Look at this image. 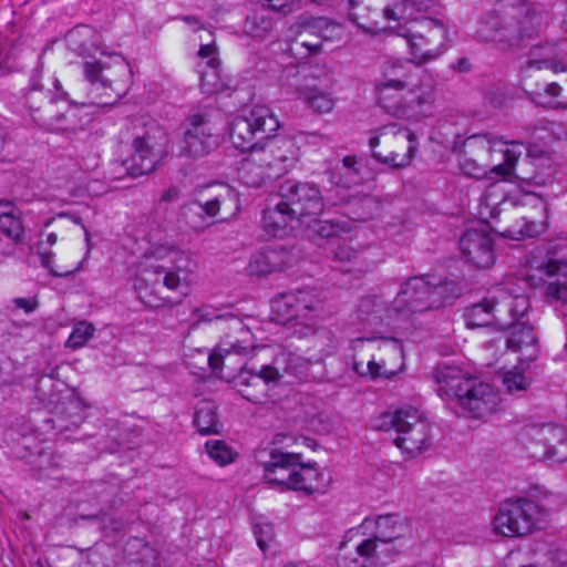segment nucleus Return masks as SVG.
Wrapping results in <instances>:
<instances>
[{"instance_id": "obj_9", "label": "nucleus", "mask_w": 567, "mask_h": 567, "mask_svg": "<svg viewBox=\"0 0 567 567\" xmlns=\"http://www.w3.org/2000/svg\"><path fill=\"white\" fill-rule=\"evenodd\" d=\"M540 27V16L535 10L526 9L517 16L489 17L480 22L475 32L477 40L495 43L502 50L519 45L524 39L533 38Z\"/></svg>"}, {"instance_id": "obj_22", "label": "nucleus", "mask_w": 567, "mask_h": 567, "mask_svg": "<svg viewBox=\"0 0 567 567\" xmlns=\"http://www.w3.org/2000/svg\"><path fill=\"white\" fill-rule=\"evenodd\" d=\"M287 158L275 157L272 150L251 152L238 168V178L247 187L260 188L268 181L278 178L287 172Z\"/></svg>"}, {"instance_id": "obj_57", "label": "nucleus", "mask_w": 567, "mask_h": 567, "mask_svg": "<svg viewBox=\"0 0 567 567\" xmlns=\"http://www.w3.org/2000/svg\"><path fill=\"white\" fill-rule=\"evenodd\" d=\"M271 10L287 14L291 11V6L296 0H266Z\"/></svg>"}, {"instance_id": "obj_62", "label": "nucleus", "mask_w": 567, "mask_h": 567, "mask_svg": "<svg viewBox=\"0 0 567 567\" xmlns=\"http://www.w3.org/2000/svg\"><path fill=\"white\" fill-rule=\"evenodd\" d=\"M334 107V100L329 95L321 93V113L330 112Z\"/></svg>"}, {"instance_id": "obj_48", "label": "nucleus", "mask_w": 567, "mask_h": 567, "mask_svg": "<svg viewBox=\"0 0 567 567\" xmlns=\"http://www.w3.org/2000/svg\"><path fill=\"white\" fill-rule=\"evenodd\" d=\"M272 313L277 315L279 320L286 321L295 318L296 303L293 292H284L278 295L271 300L270 303Z\"/></svg>"}, {"instance_id": "obj_40", "label": "nucleus", "mask_w": 567, "mask_h": 567, "mask_svg": "<svg viewBox=\"0 0 567 567\" xmlns=\"http://www.w3.org/2000/svg\"><path fill=\"white\" fill-rule=\"evenodd\" d=\"M51 221H47L45 227L50 225ZM58 236L54 231H48L47 228L40 231V239L37 244V255L39 256L40 264L42 267L50 270L51 275L54 277H66L73 272V270H68L64 272L58 271L53 268V256L54 254L51 250V247L56 244Z\"/></svg>"}, {"instance_id": "obj_5", "label": "nucleus", "mask_w": 567, "mask_h": 567, "mask_svg": "<svg viewBox=\"0 0 567 567\" xmlns=\"http://www.w3.org/2000/svg\"><path fill=\"white\" fill-rule=\"evenodd\" d=\"M240 197L236 188L228 184H219L185 203L179 209V218L195 233H203L217 221H226L238 215Z\"/></svg>"}, {"instance_id": "obj_60", "label": "nucleus", "mask_w": 567, "mask_h": 567, "mask_svg": "<svg viewBox=\"0 0 567 567\" xmlns=\"http://www.w3.org/2000/svg\"><path fill=\"white\" fill-rule=\"evenodd\" d=\"M198 56L202 59H218L216 56V45L214 43L202 44L198 50Z\"/></svg>"}, {"instance_id": "obj_21", "label": "nucleus", "mask_w": 567, "mask_h": 567, "mask_svg": "<svg viewBox=\"0 0 567 567\" xmlns=\"http://www.w3.org/2000/svg\"><path fill=\"white\" fill-rule=\"evenodd\" d=\"M221 331L224 333L218 346L208 357V362L215 373H219L220 378L226 379L230 375H224L223 371L229 357L231 354L246 355L255 346L250 329L236 315L228 318V322Z\"/></svg>"}, {"instance_id": "obj_19", "label": "nucleus", "mask_w": 567, "mask_h": 567, "mask_svg": "<svg viewBox=\"0 0 567 567\" xmlns=\"http://www.w3.org/2000/svg\"><path fill=\"white\" fill-rule=\"evenodd\" d=\"M399 0H350L349 18L367 32H375L386 27L395 29L402 22L404 10Z\"/></svg>"}, {"instance_id": "obj_51", "label": "nucleus", "mask_w": 567, "mask_h": 567, "mask_svg": "<svg viewBox=\"0 0 567 567\" xmlns=\"http://www.w3.org/2000/svg\"><path fill=\"white\" fill-rule=\"evenodd\" d=\"M94 327L85 321L76 323L70 333L65 346L73 350L82 348L94 334Z\"/></svg>"}, {"instance_id": "obj_46", "label": "nucleus", "mask_w": 567, "mask_h": 567, "mask_svg": "<svg viewBox=\"0 0 567 567\" xmlns=\"http://www.w3.org/2000/svg\"><path fill=\"white\" fill-rule=\"evenodd\" d=\"M271 9L268 3L264 4L259 10L250 13L246 18L245 31L255 38H261L272 28V20L268 16Z\"/></svg>"}, {"instance_id": "obj_31", "label": "nucleus", "mask_w": 567, "mask_h": 567, "mask_svg": "<svg viewBox=\"0 0 567 567\" xmlns=\"http://www.w3.org/2000/svg\"><path fill=\"white\" fill-rule=\"evenodd\" d=\"M293 292L296 310L295 315L299 324L305 327L307 332L302 336H316L318 330V305L319 293L316 288H301Z\"/></svg>"}, {"instance_id": "obj_58", "label": "nucleus", "mask_w": 567, "mask_h": 567, "mask_svg": "<svg viewBox=\"0 0 567 567\" xmlns=\"http://www.w3.org/2000/svg\"><path fill=\"white\" fill-rule=\"evenodd\" d=\"M12 303L18 308L23 310L25 313L33 312L38 307V301L35 299H27V298H14Z\"/></svg>"}, {"instance_id": "obj_41", "label": "nucleus", "mask_w": 567, "mask_h": 567, "mask_svg": "<svg viewBox=\"0 0 567 567\" xmlns=\"http://www.w3.org/2000/svg\"><path fill=\"white\" fill-rule=\"evenodd\" d=\"M200 87L206 94H216L227 89V83L221 76L220 60L212 59L205 62L199 70Z\"/></svg>"}, {"instance_id": "obj_38", "label": "nucleus", "mask_w": 567, "mask_h": 567, "mask_svg": "<svg viewBox=\"0 0 567 567\" xmlns=\"http://www.w3.org/2000/svg\"><path fill=\"white\" fill-rule=\"evenodd\" d=\"M346 205L348 213L353 220L367 221L374 218L380 212L381 202L371 194H350L347 197Z\"/></svg>"}, {"instance_id": "obj_1", "label": "nucleus", "mask_w": 567, "mask_h": 567, "mask_svg": "<svg viewBox=\"0 0 567 567\" xmlns=\"http://www.w3.org/2000/svg\"><path fill=\"white\" fill-rule=\"evenodd\" d=\"M364 536L357 543L354 553L347 554L341 544L337 557L338 567H379L403 551L412 538L411 522L398 514L365 517L358 527Z\"/></svg>"}, {"instance_id": "obj_59", "label": "nucleus", "mask_w": 567, "mask_h": 567, "mask_svg": "<svg viewBox=\"0 0 567 567\" xmlns=\"http://www.w3.org/2000/svg\"><path fill=\"white\" fill-rule=\"evenodd\" d=\"M181 196V188L177 186H171L159 197V202L162 203H171L175 202Z\"/></svg>"}, {"instance_id": "obj_47", "label": "nucleus", "mask_w": 567, "mask_h": 567, "mask_svg": "<svg viewBox=\"0 0 567 567\" xmlns=\"http://www.w3.org/2000/svg\"><path fill=\"white\" fill-rule=\"evenodd\" d=\"M234 313L229 307L216 308L213 306H204L194 311V317L198 322H215L219 330L225 329L228 318Z\"/></svg>"}, {"instance_id": "obj_34", "label": "nucleus", "mask_w": 567, "mask_h": 567, "mask_svg": "<svg viewBox=\"0 0 567 567\" xmlns=\"http://www.w3.org/2000/svg\"><path fill=\"white\" fill-rule=\"evenodd\" d=\"M525 91L528 93L530 100L544 107L567 106V80L564 86L548 82L545 85H533L528 80L525 82Z\"/></svg>"}, {"instance_id": "obj_53", "label": "nucleus", "mask_w": 567, "mask_h": 567, "mask_svg": "<svg viewBox=\"0 0 567 567\" xmlns=\"http://www.w3.org/2000/svg\"><path fill=\"white\" fill-rule=\"evenodd\" d=\"M343 37V28L340 23L327 18H321V43L339 42Z\"/></svg>"}, {"instance_id": "obj_26", "label": "nucleus", "mask_w": 567, "mask_h": 567, "mask_svg": "<svg viewBox=\"0 0 567 567\" xmlns=\"http://www.w3.org/2000/svg\"><path fill=\"white\" fill-rule=\"evenodd\" d=\"M188 121L189 125L179 143L182 155L199 157L218 146L219 137L213 132V126L205 116L195 114Z\"/></svg>"}, {"instance_id": "obj_64", "label": "nucleus", "mask_w": 567, "mask_h": 567, "mask_svg": "<svg viewBox=\"0 0 567 567\" xmlns=\"http://www.w3.org/2000/svg\"><path fill=\"white\" fill-rule=\"evenodd\" d=\"M545 153L540 150H536V147H528L527 148V158L526 163H529L528 158H540Z\"/></svg>"}, {"instance_id": "obj_35", "label": "nucleus", "mask_w": 567, "mask_h": 567, "mask_svg": "<svg viewBox=\"0 0 567 567\" xmlns=\"http://www.w3.org/2000/svg\"><path fill=\"white\" fill-rule=\"evenodd\" d=\"M288 266L284 251L269 249L254 254L246 267V271L252 277H266L270 274L281 271Z\"/></svg>"}, {"instance_id": "obj_14", "label": "nucleus", "mask_w": 567, "mask_h": 567, "mask_svg": "<svg viewBox=\"0 0 567 567\" xmlns=\"http://www.w3.org/2000/svg\"><path fill=\"white\" fill-rule=\"evenodd\" d=\"M142 132H135L132 142V154L123 161V166L132 177L152 173L167 155L168 135L156 123L144 124Z\"/></svg>"}, {"instance_id": "obj_16", "label": "nucleus", "mask_w": 567, "mask_h": 567, "mask_svg": "<svg viewBox=\"0 0 567 567\" xmlns=\"http://www.w3.org/2000/svg\"><path fill=\"white\" fill-rule=\"evenodd\" d=\"M518 440L534 458L553 462L567 460V430L559 424H527L519 431Z\"/></svg>"}, {"instance_id": "obj_52", "label": "nucleus", "mask_w": 567, "mask_h": 567, "mask_svg": "<svg viewBox=\"0 0 567 567\" xmlns=\"http://www.w3.org/2000/svg\"><path fill=\"white\" fill-rule=\"evenodd\" d=\"M398 2L404 10L402 21L414 20L417 12L427 11L434 4V0H399Z\"/></svg>"}, {"instance_id": "obj_11", "label": "nucleus", "mask_w": 567, "mask_h": 567, "mask_svg": "<svg viewBox=\"0 0 567 567\" xmlns=\"http://www.w3.org/2000/svg\"><path fill=\"white\" fill-rule=\"evenodd\" d=\"M258 463L262 466L264 477L270 485H276L280 491L293 489L306 494L313 492L311 481L302 471L306 466L301 462L300 453L284 452L278 449L261 451L257 455Z\"/></svg>"}, {"instance_id": "obj_39", "label": "nucleus", "mask_w": 567, "mask_h": 567, "mask_svg": "<svg viewBox=\"0 0 567 567\" xmlns=\"http://www.w3.org/2000/svg\"><path fill=\"white\" fill-rule=\"evenodd\" d=\"M318 69L307 66L302 63L299 66L297 78L295 80V89L298 97L307 102L313 110H316V101L318 97L319 87Z\"/></svg>"}, {"instance_id": "obj_42", "label": "nucleus", "mask_w": 567, "mask_h": 567, "mask_svg": "<svg viewBox=\"0 0 567 567\" xmlns=\"http://www.w3.org/2000/svg\"><path fill=\"white\" fill-rule=\"evenodd\" d=\"M216 405L212 401H200L196 405L194 424L202 434L218 433L219 422Z\"/></svg>"}, {"instance_id": "obj_55", "label": "nucleus", "mask_w": 567, "mask_h": 567, "mask_svg": "<svg viewBox=\"0 0 567 567\" xmlns=\"http://www.w3.org/2000/svg\"><path fill=\"white\" fill-rule=\"evenodd\" d=\"M292 51L300 59H306L310 55L316 54L319 51V41H316V42L308 41L305 39V34L301 33L299 35V38L295 41Z\"/></svg>"}, {"instance_id": "obj_4", "label": "nucleus", "mask_w": 567, "mask_h": 567, "mask_svg": "<svg viewBox=\"0 0 567 567\" xmlns=\"http://www.w3.org/2000/svg\"><path fill=\"white\" fill-rule=\"evenodd\" d=\"M82 72L90 83L89 104L109 106L117 103L127 92L131 69L121 54L104 60H85Z\"/></svg>"}, {"instance_id": "obj_20", "label": "nucleus", "mask_w": 567, "mask_h": 567, "mask_svg": "<svg viewBox=\"0 0 567 567\" xmlns=\"http://www.w3.org/2000/svg\"><path fill=\"white\" fill-rule=\"evenodd\" d=\"M540 515L539 506L528 498L506 499L494 517V530L507 537L530 534Z\"/></svg>"}, {"instance_id": "obj_24", "label": "nucleus", "mask_w": 567, "mask_h": 567, "mask_svg": "<svg viewBox=\"0 0 567 567\" xmlns=\"http://www.w3.org/2000/svg\"><path fill=\"white\" fill-rule=\"evenodd\" d=\"M396 309L402 320L412 313L423 312L441 305L437 288L430 285L424 277H412L406 280L395 297Z\"/></svg>"}, {"instance_id": "obj_25", "label": "nucleus", "mask_w": 567, "mask_h": 567, "mask_svg": "<svg viewBox=\"0 0 567 567\" xmlns=\"http://www.w3.org/2000/svg\"><path fill=\"white\" fill-rule=\"evenodd\" d=\"M414 61L411 60H389L381 66V75L374 83V91L378 95L379 104L386 110L388 104L394 103V93H402L406 90L413 80Z\"/></svg>"}, {"instance_id": "obj_30", "label": "nucleus", "mask_w": 567, "mask_h": 567, "mask_svg": "<svg viewBox=\"0 0 567 567\" xmlns=\"http://www.w3.org/2000/svg\"><path fill=\"white\" fill-rule=\"evenodd\" d=\"M433 96L430 90L416 87L409 90L403 102L388 104V113L399 117L419 120L427 116L432 111Z\"/></svg>"}, {"instance_id": "obj_50", "label": "nucleus", "mask_w": 567, "mask_h": 567, "mask_svg": "<svg viewBox=\"0 0 567 567\" xmlns=\"http://www.w3.org/2000/svg\"><path fill=\"white\" fill-rule=\"evenodd\" d=\"M205 447L209 457L219 465H226L234 461L235 453L224 441H207Z\"/></svg>"}, {"instance_id": "obj_18", "label": "nucleus", "mask_w": 567, "mask_h": 567, "mask_svg": "<svg viewBox=\"0 0 567 567\" xmlns=\"http://www.w3.org/2000/svg\"><path fill=\"white\" fill-rule=\"evenodd\" d=\"M475 141L482 150L488 153H502L504 162L491 165L483 158H481L482 162H478L477 159L470 157L467 152H465V154L460 159V167L465 175L478 179L485 177L488 172L503 178H507L513 175L515 164L525 150L523 143L516 141L506 142L501 138H495L493 141L486 138H475Z\"/></svg>"}, {"instance_id": "obj_56", "label": "nucleus", "mask_w": 567, "mask_h": 567, "mask_svg": "<svg viewBox=\"0 0 567 567\" xmlns=\"http://www.w3.org/2000/svg\"><path fill=\"white\" fill-rule=\"evenodd\" d=\"M527 186H545L548 182V176L535 173L533 175H517Z\"/></svg>"}, {"instance_id": "obj_37", "label": "nucleus", "mask_w": 567, "mask_h": 567, "mask_svg": "<svg viewBox=\"0 0 567 567\" xmlns=\"http://www.w3.org/2000/svg\"><path fill=\"white\" fill-rule=\"evenodd\" d=\"M567 563V554L555 544L545 540L536 542L532 550V561L520 567H563Z\"/></svg>"}, {"instance_id": "obj_10", "label": "nucleus", "mask_w": 567, "mask_h": 567, "mask_svg": "<svg viewBox=\"0 0 567 567\" xmlns=\"http://www.w3.org/2000/svg\"><path fill=\"white\" fill-rule=\"evenodd\" d=\"M166 254L176 255L178 252L172 248L161 247L153 252V256H146L145 260L140 262L136 272L135 288L141 295L143 289H150L151 292H156L161 285L169 290H178L182 286L187 287L188 275L196 267L195 261L187 256H182L176 260L175 269H168L156 262L157 258H162Z\"/></svg>"}, {"instance_id": "obj_23", "label": "nucleus", "mask_w": 567, "mask_h": 567, "mask_svg": "<svg viewBox=\"0 0 567 567\" xmlns=\"http://www.w3.org/2000/svg\"><path fill=\"white\" fill-rule=\"evenodd\" d=\"M231 378L240 395L257 404L267 399L269 385L278 382L281 374L271 364L257 365L255 362H246Z\"/></svg>"}, {"instance_id": "obj_32", "label": "nucleus", "mask_w": 567, "mask_h": 567, "mask_svg": "<svg viewBox=\"0 0 567 567\" xmlns=\"http://www.w3.org/2000/svg\"><path fill=\"white\" fill-rule=\"evenodd\" d=\"M360 313L372 327L390 326L402 320L400 309H396L395 299L391 305L382 297L370 296L361 300Z\"/></svg>"}, {"instance_id": "obj_61", "label": "nucleus", "mask_w": 567, "mask_h": 567, "mask_svg": "<svg viewBox=\"0 0 567 567\" xmlns=\"http://www.w3.org/2000/svg\"><path fill=\"white\" fill-rule=\"evenodd\" d=\"M452 68L457 72H468L472 69V64L467 58H461L452 65Z\"/></svg>"}, {"instance_id": "obj_2", "label": "nucleus", "mask_w": 567, "mask_h": 567, "mask_svg": "<svg viewBox=\"0 0 567 567\" xmlns=\"http://www.w3.org/2000/svg\"><path fill=\"white\" fill-rule=\"evenodd\" d=\"M319 188L308 183L286 181L269 197L262 214V228L272 237H286L305 227L309 237L319 235Z\"/></svg>"}, {"instance_id": "obj_27", "label": "nucleus", "mask_w": 567, "mask_h": 567, "mask_svg": "<svg viewBox=\"0 0 567 567\" xmlns=\"http://www.w3.org/2000/svg\"><path fill=\"white\" fill-rule=\"evenodd\" d=\"M379 351L385 357L380 362L369 361L367 372L361 370V363H355L354 370L362 375L369 374L372 379H389L402 369L404 352L401 341L395 338H382Z\"/></svg>"}, {"instance_id": "obj_8", "label": "nucleus", "mask_w": 567, "mask_h": 567, "mask_svg": "<svg viewBox=\"0 0 567 567\" xmlns=\"http://www.w3.org/2000/svg\"><path fill=\"white\" fill-rule=\"evenodd\" d=\"M398 34L405 38L414 65L436 60L447 49L449 30L445 24L432 18L402 21L396 25Z\"/></svg>"}, {"instance_id": "obj_54", "label": "nucleus", "mask_w": 567, "mask_h": 567, "mask_svg": "<svg viewBox=\"0 0 567 567\" xmlns=\"http://www.w3.org/2000/svg\"><path fill=\"white\" fill-rule=\"evenodd\" d=\"M254 534L257 545L261 550L268 548V544L272 540L275 532L274 526L269 523L254 524Z\"/></svg>"}, {"instance_id": "obj_13", "label": "nucleus", "mask_w": 567, "mask_h": 567, "mask_svg": "<svg viewBox=\"0 0 567 567\" xmlns=\"http://www.w3.org/2000/svg\"><path fill=\"white\" fill-rule=\"evenodd\" d=\"M280 127L272 110L266 105L254 106L248 115L236 116L229 123V138L241 152L265 150L262 142L269 141Z\"/></svg>"}, {"instance_id": "obj_45", "label": "nucleus", "mask_w": 567, "mask_h": 567, "mask_svg": "<svg viewBox=\"0 0 567 567\" xmlns=\"http://www.w3.org/2000/svg\"><path fill=\"white\" fill-rule=\"evenodd\" d=\"M547 228V223L543 220H530L522 217L509 228L505 229L503 235L507 238L520 240L525 237H536L544 233Z\"/></svg>"}, {"instance_id": "obj_3", "label": "nucleus", "mask_w": 567, "mask_h": 567, "mask_svg": "<svg viewBox=\"0 0 567 567\" xmlns=\"http://www.w3.org/2000/svg\"><path fill=\"white\" fill-rule=\"evenodd\" d=\"M432 377L437 384V394L454 400L465 417L484 419L497 410L499 396L495 389L460 368L440 364Z\"/></svg>"}, {"instance_id": "obj_28", "label": "nucleus", "mask_w": 567, "mask_h": 567, "mask_svg": "<svg viewBox=\"0 0 567 567\" xmlns=\"http://www.w3.org/2000/svg\"><path fill=\"white\" fill-rule=\"evenodd\" d=\"M458 246L462 256L477 268H488L495 261L493 239L484 227L467 229Z\"/></svg>"}, {"instance_id": "obj_6", "label": "nucleus", "mask_w": 567, "mask_h": 567, "mask_svg": "<svg viewBox=\"0 0 567 567\" xmlns=\"http://www.w3.org/2000/svg\"><path fill=\"white\" fill-rule=\"evenodd\" d=\"M240 197L236 188L228 184H219L185 203L179 209V218L195 233H203L217 221H226L238 215Z\"/></svg>"}, {"instance_id": "obj_49", "label": "nucleus", "mask_w": 567, "mask_h": 567, "mask_svg": "<svg viewBox=\"0 0 567 567\" xmlns=\"http://www.w3.org/2000/svg\"><path fill=\"white\" fill-rule=\"evenodd\" d=\"M502 383L509 394L523 392L530 385V379L522 370L514 368L503 374Z\"/></svg>"}, {"instance_id": "obj_43", "label": "nucleus", "mask_w": 567, "mask_h": 567, "mask_svg": "<svg viewBox=\"0 0 567 567\" xmlns=\"http://www.w3.org/2000/svg\"><path fill=\"white\" fill-rule=\"evenodd\" d=\"M344 173L329 172L330 181L337 186L350 188L352 185L360 184L361 178V158L357 156H346L342 159Z\"/></svg>"}, {"instance_id": "obj_44", "label": "nucleus", "mask_w": 567, "mask_h": 567, "mask_svg": "<svg viewBox=\"0 0 567 567\" xmlns=\"http://www.w3.org/2000/svg\"><path fill=\"white\" fill-rule=\"evenodd\" d=\"M493 300L485 298L482 302L467 308L464 315L466 327L481 328L494 326L493 322Z\"/></svg>"}, {"instance_id": "obj_36", "label": "nucleus", "mask_w": 567, "mask_h": 567, "mask_svg": "<svg viewBox=\"0 0 567 567\" xmlns=\"http://www.w3.org/2000/svg\"><path fill=\"white\" fill-rule=\"evenodd\" d=\"M530 56L522 68L526 78H530L527 73L533 69H550L555 72L565 70V63L556 44L536 47L532 50Z\"/></svg>"}, {"instance_id": "obj_63", "label": "nucleus", "mask_w": 567, "mask_h": 567, "mask_svg": "<svg viewBox=\"0 0 567 567\" xmlns=\"http://www.w3.org/2000/svg\"><path fill=\"white\" fill-rule=\"evenodd\" d=\"M185 23H187L188 25H190L195 31L199 30L203 28V24L202 22L199 21V19L195 16H184L181 18Z\"/></svg>"}, {"instance_id": "obj_33", "label": "nucleus", "mask_w": 567, "mask_h": 567, "mask_svg": "<svg viewBox=\"0 0 567 567\" xmlns=\"http://www.w3.org/2000/svg\"><path fill=\"white\" fill-rule=\"evenodd\" d=\"M506 344L508 349L519 352V359L523 362L530 363L538 357V340L534 328L528 323V319L518 322V324L512 328Z\"/></svg>"}, {"instance_id": "obj_7", "label": "nucleus", "mask_w": 567, "mask_h": 567, "mask_svg": "<svg viewBox=\"0 0 567 567\" xmlns=\"http://www.w3.org/2000/svg\"><path fill=\"white\" fill-rule=\"evenodd\" d=\"M378 429L389 433L394 445L409 457H415L432 444L431 425L411 406L383 413Z\"/></svg>"}, {"instance_id": "obj_17", "label": "nucleus", "mask_w": 567, "mask_h": 567, "mask_svg": "<svg viewBox=\"0 0 567 567\" xmlns=\"http://www.w3.org/2000/svg\"><path fill=\"white\" fill-rule=\"evenodd\" d=\"M534 287H542L553 301L567 302V243H556L529 275Z\"/></svg>"}, {"instance_id": "obj_12", "label": "nucleus", "mask_w": 567, "mask_h": 567, "mask_svg": "<svg viewBox=\"0 0 567 567\" xmlns=\"http://www.w3.org/2000/svg\"><path fill=\"white\" fill-rule=\"evenodd\" d=\"M369 145L377 161L392 168H402L412 162L419 143L412 130L390 123L377 130Z\"/></svg>"}, {"instance_id": "obj_29", "label": "nucleus", "mask_w": 567, "mask_h": 567, "mask_svg": "<svg viewBox=\"0 0 567 567\" xmlns=\"http://www.w3.org/2000/svg\"><path fill=\"white\" fill-rule=\"evenodd\" d=\"M493 300V322L501 329H512L526 320L530 307L526 296H511L502 293L499 297H489Z\"/></svg>"}, {"instance_id": "obj_15", "label": "nucleus", "mask_w": 567, "mask_h": 567, "mask_svg": "<svg viewBox=\"0 0 567 567\" xmlns=\"http://www.w3.org/2000/svg\"><path fill=\"white\" fill-rule=\"evenodd\" d=\"M40 73L41 71L37 69L24 95L25 106L29 109L33 122L51 132L75 131L78 127H82V124L78 125L73 121L76 117L75 109H70L66 113L58 110L52 93L49 90H43L40 83Z\"/></svg>"}]
</instances>
